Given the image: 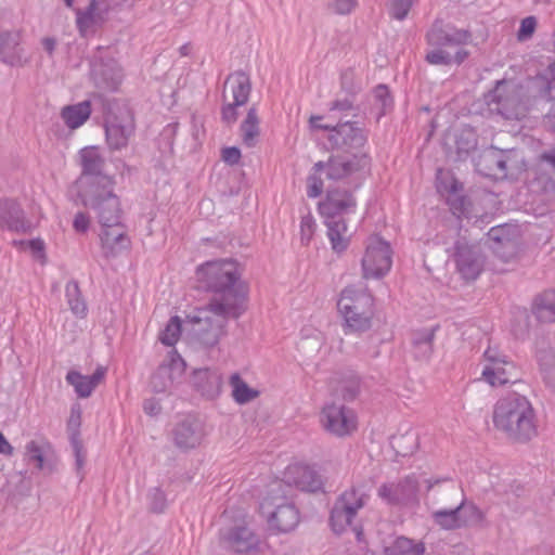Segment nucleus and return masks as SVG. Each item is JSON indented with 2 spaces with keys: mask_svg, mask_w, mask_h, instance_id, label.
<instances>
[{
  "mask_svg": "<svg viewBox=\"0 0 555 555\" xmlns=\"http://www.w3.org/2000/svg\"><path fill=\"white\" fill-rule=\"evenodd\" d=\"M534 312L542 322H555V291L544 293L537 300Z\"/></svg>",
  "mask_w": 555,
  "mask_h": 555,
  "instance_id": "29",
  "label": "nucleus"
},
{
  "mask_svg": "<svg viewBox=\"0 0 555 555\" xmlns=\"http://www.w3.org/2000/svg\"><path fill=\"white\" fill-rule=\"evenodd\" d=\"M326 235L332 250L337 254H344L350 246L352 232L344 219L330 218L324 220Z\"/></svg>",
  "mask_w": 555,
  "mask_h": 555,
  "instance_id": "19",
  "label": "nucleus"
},
{
  "mask_svg": "<svg viewBox=\"0 0 555 555\" xmlns=\"http://www.w3.org/2000/svg\"><path fill=\"white\" fill-rule=\"evenodd\" d=\"M14 246L23 251H29L31 255H35V241H14Z\"/></svg>",
  "mask_w": 555,
  "mask_h": 555,
  "instance_id": "48",
  "label": "nucleus"
},
{
  "mask_svg": "<svg viewBox=\"0 0 555 555\" xmlns=\"http://www.w3.org/2000/svg\"><path fill=\"white\" fill-rule=\"evenodd\" d=\"M90 225V219L89 217L83 212H78L73 222V227L76 232L85 233Z\"/></svg>",
  "mask_w": 555,
  "mask_h": 555,
  "instance_id": "45",
  "label": "nucleus"
},
{
  "mask_svg": "<svg viewBox=\"0 0 555 555\" xmlns=\"http://www.w3.org/2000/svg\"><path fill=\"white\" fill-rule=\"evenodd\" d=\"M283 480L302 491L317 492L323 488L322 477L309 465L294 463L286 467Z\"/></svg>",
  "mask_w": 555,
  "mask_h": 555,
  "instance_id": "15",
  "label": "nucleus"
},
{
  "mask_svg": "<svg viewBox=\"0 0 555 555\" xmlns=\"http://www.w3.org/2000/svg\"><path fill=\"white\" fill-rule=\"evenodd\" d=\"M457 266L461 274L466 280H475L481 271L480 264L477 260H466L461 258Z\"/></svg>",
  "mask_w": 555,
  "mask_h": 555,
  "instance_id": "38",
  "label": "nucleus"
},
{
  "mask_svg": "<svg viewBox=\"0 0 555 555\" xmlns=\"http://www.w3.org/2000/svg\"><path fill=\"white\" fill-rule=\"evenodd\" d=\"M114 180L111 177H83L75 183V190L83 206L98 211L101 224L120 222V202L113 193Z\"/></svg>",
  "mask_w": 555,
  "mask_h": 555,
  "instance_id": "4",
  "label": "nucleus"
},
{
  "mask_svg": "<svg viewBox=\"0 0 555 555\" xmlns=\"http://www.w3.org/2000/svg\"><path fill=\"white\" fill-rule=\"evenodd\" d=\"M437 179L439 181L438 188L440 191L455 193L459 190V183L448 172L439 170Z\"/></svg>",
  "mask_w": 555,
  "mask_h": 555,
  "instance_id": "41",
  "label": "nucleus"
},
{
  "mask_svg": "<svg viewBox=\"0 0 555 555\" xmlns=\"http://www.w3.org/2000/svg\"><path fill=\"white\" fill-rule=\"evenodd\" d=\"M144 409H145V411H147V412H150V413H151V412L153 411V409H154V408H153V406H150V408H149V406H147V404H145Z\"/></svg>",
  "mask_w": 555,
  "mask_h": 555,
  "instance_id": "57",
  "label": "nucleus"
},
{
  "mask_svg": "<svg viewBox=\"0 0 555 555\" xmlns=\"http://www.w3.org/2000/svg\"><path fill=\"white\" fill-rule=\"evenodd\" d=\"M417 491V480L414 477H406L398 482L382 485L378 496L389 504H400L414 499Z\"/></svg>",
  "mask_w": 555,
  "mask_h": 555,
  "instance_id": "17",
  "label": "nucleus"
},
{
  "mask_svg": "<svg viewBox=\"0 0 555 555\" xmlns=\"http://www.w3.org/2000/svg\"><path fill=\"white\" fill-rule=\"evenodd\" d=\"M415 0H392L390 5L391 15L397 20H403Z\"/></svg>",
  "mask_w": 555,
  "mask_h": 555,
  "instance_id": "40",
  "label": "nucleus"
},
{
  "mask_svg": "<svg viewBox=\"0 0 555 555\" xmlns=\"http://www.w3.org/2000/svg\"><path fill=\"white\" fill-rule=\"evenodd\" d=\"M435 522L444 530H454L482 520L481 512L475 506H459L451 511H437Z\"/></svg>",
  "mask_w": 555,
  "mask_h": 555,
  "instance_id": "14",
  "label": "nucleus"
},
{
  "mask_svg": "<svg viewBox=\"0 0 555 555\" xmlns=\"http://www.w3.org/2000/svg\"><path fill=\"white\" fill-rule=\"evenodd\" d=\"M64 1H65V3H66L68 7H72V5H73V2H74V0H64Z\"/></svg>",
  "mask_w": 555,
  "mask_h": 555,
  "instance_id": "58",
  "label": "nucleus"
},
{
  "mask_svg": "<svg viewBox=\"0 0 555 555\" xmlns=\"http://www.w3.org/2000/svg\"><path fill=\"white\" fill-rule=\"evenodd\" d=\"M66 293L72 311L78 317H83L86 314V304L79 295L78 286L76 284L68 285Z\"/></svg>",
  "mask_w": 555,
  "mask_h": 555,
  "instance_id": "37",
  "label": "nucleus"
},
{
  "mask_svg": "<svg viewBox=\"0 0 555 555\" xmlns=\"http://www.w3.org/2000/svg\"><path fill=\"white\" fill-rule=\"evenodd\" d=\"M106 135L109 144L119 149L127 143V134L122 129H119L117 127L111 126L106 128Z\"/></svg>",
  "mask_w": 555,
  "mask_h": 555,
  "instance_id": "39",
  "label": "nucleus"
},
{
  "mask_svg": "<svg viewBox=\"0 0 555 555\" xmlns=\"http://www.w3.org/2000/svg\"><path fill=\"white\" fill-rule=\"evenodd\" d=\"M251 91V82L249 76L244 72H235L231 74L223 88L222 119L228 124L236 121L238 113L237 107L247 103Z\"/></svg>",
  "mask_w": 555,
  "mask_h": 555,
  "instance_id": "8",
  "label": "nucleus"
},
{
  "mask_svg": "<svg viewBox=\"0 0 555 555\" xmlns=\"http://www.w3.org/2000/svg\"><path fill=\"white\" fill-rule=\"evenodd\" d=\"M81 425V410L79 406L72 409L70 416L68 420V428L76 433Z\"/></svg>",
  "mask_w": 555,
  "mask_h": 555,
  "instance_id": "46",
  "label": "nucleus"
},
{
  "mask_svg": "<svg viewBox=\"0 0 555 555\" xmlns=\"http://www.w3.org/2000/svg\"><path fill=\"white\" fill-rule=\"evenodd\" d=\"M201 287L217 293L242 282V269L231 259L212 260L201 264L195 272Z\"/></svg>",
  "mask_w": 555,
  "mask_h": 555,
  "instance_id": "7",
  "label": "nucleus"
},
{
  "mask_svg": "<svg viewBox=\"0 0 555 555\" xmlns=\"http://www.w3.org/2000/svg\"><path fill=\"white\" fill-rule=\"evenodd\" d=\"M61 115L68 128L77 129L89 119L91 115V103L83 101L78 104L65 106Z\"/></svg>",
  "mask_w": 555,
  "mask_h": 555,
  "instance_id": "24",
  "label": "nucleus"
},
{
  "mask_svg": "<svg viewBox=\"0 0 555 555\" xmlns=\"http://www.w3.org/2000/svg\"><path fill=\"white\" fill-rule=\"evenodd\" d=\"M393 250L388 241L379 235H371L364 243L361 257V275L364 280H379L392 267Z\"/></svg>",
  "mask_w": 555,
  "mask_h": 555,
  "instance_id": "6",
  "label": "nucleus"
},
{
  "mask_svg": "<svg viewBox=\"0 0 555 555\" xmlns=\"http://www.w3.org/2000/svg\"><path fill=\"white\" fill-rule=\"evenodd\" d=\"M332 4L339 14H348L356 8L354 0H333Z\"/></svg>",
  "mask_w": 555,
  "mask_h": 555,
  "instance_id": "43",
  "label": "nucleus"
},
{
  "mask_svg": "<svg viewBox=\"0 0 555 555\" xmlns=\"http://www.w3.org/2000/svg\"><path fill=\"white\" fill-rule=\"evenodd\" d=\"M470 38L466 29L435 24L427 34V42L436 49L426 54V61L431 65H460L468 56L465 46Z\"/></svg>",
  "mask_w": 555,
  "mask_h": 555,
  "instance_id": "3",
  "label": "nucleus"
},
{
  "mask_svg": "<svg viewBox=\"0 0 555 555\" xmlns=\"http://www.w3.org/2000/svg\"><path fill=\"white\" fill-rule=\"evenodd\" d=\"M105 373L106 369L102 366L98 367L92 376H85L78 372L72 371L67 374L66 379L75 388L79 397L87 398L103 380Z\"/></svg>",
  "mask_w": 555,
  "mask_h": 555,
  "instance_id": "22",
  "label": "nucleus"
},
{
  "mask_svg": "<svg viewBox=\"0 0 555 555\" xmlns=\"http://www.w3.org/2000/svg\"><path fill=\"white\" fill-rule=\"evenodd\" d=\"M424 551L423 543L401 537L386 550V555H423Z\"/></svg>",
  "mask_w": 555,
  "mask_h": 555,
  "instance_id": "31",
  "label": "nucleus"
},
{
  "mask_svg": "<svg viewBox=\"0 0 555 555\" xmlns=\"http://www.w3.org/2000/svg\"><path fill=\"white\" fill-rule=\"evenodd\" d=\"M36 461H37V468H42L43 467V457L41 454H37Z\"/></svg>",
  "mask_w": 555,
  "mask_h": 555,
  "instance_id": "54",
  "label": "nucleus"
},
{
  "mask_svg": "<svg viewBox=\"0 0 555 555\" xmlns=\"http://www.w3.org/2000/svg\"><path fill=\"white\" fill-rule=\"evenodd\" d=\"M13 452L12 446L5 439V437L0 433V454L11 455Z\"/></svg>",
  "mask_w": 555,
  "mask_h": 555,
  "instance_id": "49",
  "label": "nucleus"
},
{
  "mask_svg": "<svg viewBox=\"0 0 555 555\" xmlns=\"http://www.w3.org/2000/svg\"><path fill=\"white\" fill-rule=\"evenodd\" d=\"M73 447H74L75 454H76L77 466L80 468V467H82L83 461H85L83 446L80 440H78L76 437H74L73 438Z\"/></svg>",
  "mask_w": 555,
  "mask_h": 555,
  "instance_id": "47",
  "label": "nucleus"
},
{
  "mask_svg": "<svg viewBox=\"0 0 555 555\" xmlns=\"http://www.w3.org/2000/svg\"><path fill=\"white\" fill-rule=\"evenodd\" d=\"M357 209L354 195L345 190H331L319 204V212L324 219L336 218L343 214H350Z\"/></svg>",
  "mask_w": 555,
  "mask_h": 555,
  "instance_id": "16",
  "label": "nucleus"
},
{
  "mask_svg": "<svg viewBox=\"0 0 555 555\" xmlns=\"http://www.w3.org/2000/svg\"><path fill=\"white\" fill-rule=\"evenodd\" d=\"M230 384L232 386V397L233 399L240 403L244 404L259 396V391L250 388L238 374H233L230 378Z\"/></svg>",
  "mask_w": 555,
  "mask_h": 555,
  "instance_id": "30",
  "label": "nucleus"
},
{
  "mask_svg": "<svg viewBox=\"0 0 555 555\" xmlns=\"http://www.w3.org/2000/svg\"><path fill=\"white\" fill-rule=\"evenodd\" d=\"M42 44H43L44 49H46L49 53H51V52L53 51V49H54L55 42H54V40H52V39H43V40H42Z\"/></svg>",
  "mask_w": 555,
  "mask_h": 555,
  "instance_id": "51",
  "label": "nucleus"
},
{
  "mask_svg": "<svg viewBox=\"0 0 555 555\" xmlns=\"http://www.w3.org/2000/svg\"><path fill=\"white\" fill-rule=\"evenodd\" d=\"M196 384L205 395H214L219 392L221 387V378L219 375L208 370H198L195 373Z\"/></svg>",
  "mask_w": 555,
  "mask_h": 555,
  "instance_id": "32",
  "label": "nucleus"
},
{
  "mask_svg": "<svg viewBox=\"0 0 555 555\" xmlns=\"http://www.w3.org/2000/svg\"><path fill=\"white\" fill-rule=\"evenodd\" d=\"M319 422L326 433L340 438L350 436L358 429L357 413L344 404H325L320 412Z\"/></svg>",
  "mask_w": 555,
  "mask_h": 555,
  "instance_id": "9",
  "label": "nucleus"
},
{
  "mask_svg": "<svg viewBox=\"0 0 555 555\" xmlns=\"http://www.w3.org/2000/svg\"><path fill=\"white\" fill-rule=\"evenodd\" d=\"M433 339H434V335L433 334H429L426 336V338L421 343L424 345L425 349L427 351H431V347H433Z\"/></svg>",
  "mask_w": 555,
  "mask_h": 555,
  "instance_id": "50",
  "label": "nucleus"
},
{
  "mask_svg": "<svg viewBox=\"0 0 555 555\" xmlns=\"http://www.w3.org/2000/svg\"><path fill=\"white\" fill-rule=\"evenodd\" d=\"M80 159L83 171L79 179L83 177H104L101 175L102 159L95 147H86L81 150Z\"/></svg>",
  "mask_w": 555,
  "mask_h": 555,
  "instance_id": "26",
  "label": "nucleus"
},
{
  "mask_svg": "<svg viewBox=\"0 0 555 555\" xmlns=\"http://www.w3.org/2000/svg\"><path fill=\"white\" fill-rule=\"evenodd\" d=\"M321 116H311L309 119L310 126L313 129L318 130H331L333 133L330 139L333 140L336 144H362L364 139L359 129H357L352 124L345 122L338 125L337 127H333L328 124H323Z\"/></svg>",
  "mask_w": 555,
  "mask_h": 555,
  "instance_id": "18",
  "label": "nucleus"
},
{
  "mask_svg": "<svg viewBox=\"0 0 555 555\" xmlns=\"http://www.w3.org/2000/svg\"><path fill=\"white\" fill-rule=\"evenodd\" d=\"M535 27L537 21L533 16L524 18L517 33L518 40L522 41L530 38L533 35Z\"/></svg>",
  "mask_w": 555,
  "mask_h": 555,
  "instance_id": "42",
  "label": "nucleus"
},
{
  "mask_svg": "<svg viewBox=\"0 0 555 555\" xmlns=\"http://www.w3.org/2000/svg\"><path fill=\"white\" fill-rule=\"evenodd\" d=\"M203 433L197 426L191 424H181L176 430L177 444L182 448H194L203 440Z\"/></svg>",
  "mask_w": 555,
  "mask_h": 555,
  "instance_id": "28",
  "label": "nucleus"
},
{
  "mask_svg": "<svg viewBox=\"0 0 555 555\" xmlns=\"http://www.w3.org/2000/svg\"><path fill=\"white\" fill-rule=\"evenodd\" d=\"M542 158H543V159H545V160H547V162H550V163H551V164H553V165H554V167H555V152H554V153H550V154H544V155L542 156Z\"/></svg>",
  "mask_w": 555,
  "mask_h": 555,
  "instance_id": "52",
  "label": "nucleus"
},
{
  "mask_svg": "<svg viewBox=\"0 0 555 555\" xmlns=\"http://www.w3.org/2000/svg\"><path fill=\"white\" fill-rule=\"evenodd\" d=\"M36 248H37V261L41 258V243L37 240V245H36Z\"/></svg>",
  "mask_w": 555,
  "mask_h": 555,
  "instance_id": "55",
  "label": "nucleus"
},
{
  "mask_svg": "<svg viewBox=\"0 0 555 555\" xmlns=\"http://www.w3.org/2000/svg\"><path fill=\"white\" fill-rule=\"evenodd\" d=\"M182 332V321L179 317H172L159 332L158 338L162 344L173 347L180 339Z\"/></svg>",
  "mask_w": 555,
  "mask_h": 555,
  "instance_id": "33",
  "label": "nucleus"
},
{
  "mask_svg": "<svg viewBox=\"0 0 555 555\" xmlns=\"http://www.w3.org/2000/svg\"><path fill=\"white\" fill-rule=\"evenodd\" d=\"M485 366L482 378L491 386H503L517 376V370L513 362L495 349H487L485 352Z\"/></svg>",
  "mask_w": 555,
  "mask_h": 555,
  "instance_id": "10",
  "label": "nucleus"
},
{
  "mask_svg": "<svg viewBox=\"0 0 555 555\" xmlns=\"http://www.w3.org/2000/svg\"><path fill=\"white\" fill-rule=\"evenodd\" d=\"M315 219L310 211H307V214L301 216L299 224V235L302 245L307 246L310 244L315 233Z\"/></svg>",
  "mask_w": 555,
  "mask_h": 555,
  "instance_id": "36",
  "label": "nucleus"
},
{
  "mask_svg": "<svg viewBox=\"0 0 555 555\" xmlns=\"http://www.w3.org/2000/svg\"><path fill=\"white\" fill-rule=\"evenodd\" d=\"M222 159L229 165H236L241 159V151L237 147H227L222 151Z\"/></svg>",
  "mask_w": 555,
  "mask_h": 555,
  "instance_id": "44",
  "label": "nucleus"
},
{
  "mask_svg": "<svg viewBox=\"0 0 555 555\" xmlns=\"http://www.w3.org/2000/svg\"><path fill=\"white\" fill-rule=\"evenodd\" d=\"M364 505V495L357 490L346 491L336 502L331 514V527L335 533L345 532L352 518Z\"/></svg>",
  "mask_w": 555,
  "mask_h": 555,
  "instance_id": "11",
  "label": "nucleus"
},
{
  "mask_svg": "<svg viewBox=\"0 0 555 555\" xmlns=\"http://www.w3.org/2000/svg\"><path fill=\"white\" fill-rule=\"evenodd\" d=\"M20 34H0V56L4 62L17 64L21 61Z\"/></svg>",
  "mask_w": 555,
  "mask_h": 555,
  "instance_id": "25",
  "label": "nucleus"
},
{
  "mask_svg": "<svg viewBox=\"0 0 555 555\" xmlns=\"http://www.w3.org/2000/svg\"><path fill=\"white\" fill-rule=\"evenodd\" d=\"M241 132L244 144L247 146H254L256 139L260 133L259 116L255 106L248 109L247 115L241 125Z\"/></svg>",
  "mask_w": 555,
  "mask_h": 555,
  "instance_id": "27",
  "label": "nucleus"
},
{
  "mask_svg": "<svg viewBox=\"0 0 555 555\" xmlns=\"http://www.w3.org/2000/svg\"><path fill=\"white\" fill-rule=\"evenodd\" d=\"M492 423L496 430L517 441L537 435L535 413L525 396L513 393L499 399L493 406Z\"/></svg>",
  "mask_w": 555,
  "mask_h": 555,
  "instance_id": "2",
  "label": "nucleus"
},
{
  "mask_svg": "<svg viewBox=\"0 0 555 555\" xmlns=\"http://www.w3.org/2000/svg\"><path fill=\"white\" fill-rule=\"evenodd\" d=\"M360 160L358 156L335 155L327 163H323L325 166L324 170L330 179H343L359 169Z\"/></svg>",
  "mask_w": 555,
  "mask_h": 555,
  "instance_id": "21",
  "label": "nucleus"
},
{
  "mask_svg": "<svg viewBox=\"0 0 555 555\" xmlns=\"http://www.w3.org/2000/svg\"><path fill=\"white\" fill-rule=\"evenodd\" d=\"M337 308L344 320L346 334L362 333L372 327L374 298L366 289L345 287L340 293Z\"/></svg>",
  "mask_w": 555,
  "mask_h": 555,
  "instance_id": "5",
  "label": "nucleus"
},
{
  "mask_svg": "<svg viewBox=\"0 0 555 555\" xmlns=\"http://www.w3.org/2000/svg\"><path fill=\"white\" fill-rule=\"evenodd\" d=\"M249 297L248 283L242 281L215 293L210 302L193 314L186 317L191 324H203V331L214 332L217 339L222 333L229 318H238L246 308Z\"/></svg>",
  "mask_w": 555,
  "mask_h": 555,
  "instance_id": "1",
  "label": "nucleus"
},
{
  "mask_svg": "<svg viewBox=\"0 0 555 555\" xmlns=\"http://www.w3.org/2000/svg\"><path fill=\"white\" fill-rule=\"evenodd\" d=\"M325 166L322 162L317 163L307 179V195L310 198L320 196L323 192L322 173L325 172Z\"/></svg>",
  "mask_w": 555,
  "mask_h": 555,
  "instance_id": "34",
  "label": "nucleus"
},
{
  "mask_svg": "<svg viewBox=\"0 0 555 555\" xmlns=\"http://www.w3.org/2000/svg\"><path fill=\"white\" fill-rule=\"evenodd\" d=\"M377 93L378 95H384V94H387L388 93V89L386 87H378L377 88Z\"/></svg>",
  "mask_w": 555,
  "mask_h": 555,
  "instance_id": "56",
  "label": "nucleus"
},
{
  "mask_svg": "<svg viewBox=\"0 0 555 555\" xmlns=\"http://www.w3.org/2000/svg\"><path fill=\"white\" fill-rule=\"evenodd\" d=\"M228 547L234 553H247L257 546L255 534L246 526H236L225 538Z\"/></svg>",
  "mask_w": 555,
  "mask_h": 555,
  "instance_id": "23",
  "label": "nucleus"
},
{
  "mask_svg": "<svg viewBox=\"0 0 555 555\" xmlns=\"http://www.w3.org/2000/svg\"><path fill=\"white\" fill-rule=\"evenodd\" d=\"M171 354H172L175 363L179 362L181 365H184L183 360L180 358V356L176 351L171 352Z\"/></svg>",
  "mask_w": 555,
  "mask_h": 555,
  "instance_id": "53",
  "label": "nucleus"
},
{
  "mask_svg": "<svg viewBox=\"0 0 555 555\" xmlns=\"http://www.w3.org/2000/svg\"><path fill=\"white\" fill-rule=\"evenodd\" d=\"M100 241L105 256L116 257L131 248V238L121 222L101 224Z\"/></svg>",
  "mask_w": 555,
  "mask_h": 555,
  "instance_id": "12",
  "label": "nucleus"
},
{
  "mask_svg": "<svg viewBox=\"0 0 555 555\" xmlns=\"http://www.w3.org/2000/svg\"><path fill=\"white\" fill-rule=\"evenodd\" d=\"M108 9L102 8L98 2L92 1L86 12L77 16V25L82 36L94 33L106 20Z\"/></svg>",
  "mask_w": 555,
  "mask_h": 555,
  "instance_id": "20",
  "label": "nucleus"
},
{
  "mask_svg": "<svg viewBox=\"0 0 555 555\" xmlns=\"http://www.w3.org/2000/svg\"><path fill=\"white\" fill-rule=\"evenodd\" d=\"M354 531H356V533H357V538H358V540H360V539H361V531H359L358 529H354Z\"/></svg>",
  "mask_w": 555,
  "mask_h": 555,
  "instance_id": "59",
  "label": "nucleus"
},
{
  "mask_svg": "<svg viewBox=\"0 0 555 555\" xmlns=\"http://www.w3.org/2000/svg\"><path fill=\"white\" fill-rule=\"evenodd\" d=\"M273 498L268 496L261 503V511L270 514L268 524L271 530L276 532H288L299 522L298 511L292 504H279L276 509L271 512L274 505Z\"/></svg>",
  "mask_w": 555,
  "mask_h": 555,
  "instance_id": "13",
  "label": "nucleus"
},
{
  "mask_svg": "<svg viewBox=\"0 0 555 555\" xmlns=\"http://www.w3.org/2000/svg\"><path fill=\"white\" fill-rule=\"evenodd\" d=\"M7 225L16 233H28L31 230V224L25 220L24 212L15 206H12L10 209Z\"/></svg>",
  "mask_w": 555,
  "mask_h": 555,
  "instance_id": "35",
  "label": "nucleus"
}]
</instances>
